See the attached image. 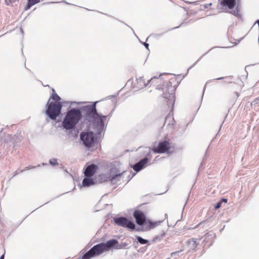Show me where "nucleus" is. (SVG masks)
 <instances>
[{
    "instance_id": "nucleus-20",
    "label": "nucleus",
    "mask_w": 259,
    "mask_h": 259,
    "mask_svg": "<svg viewBox=\"0 0 259 259\" xmlns=\"http://www.w3.org/2000/svg\"><path fill=\"white\" fill-rule=\"evenodd\" d=\"M51 98L54 100L55 102H60L61 100L60 97L56 93H53L51 96Z\"/></svg>"
},
{
    "instance_id": "nucleus-22",
    "label": "nucleus",
    "mask_w": 259,
    "mask_h": 259,
    "mask_svg": "<svg viewBox=\"0 0 259 259\" xmlns=\"http://www.w3.org/2000/svg\"><path fill=\"white\" fill-rule=\"evenodd\" d=\"M106 116L101 115L99 114V117L97 119L99 118L100 120L101 123L103 124L104 123V120L106 119Z\"/></svg>"
},
{
    "instance_id": "nucleus-12",
    "label": "nucleus",
    "mask_w": 259,
    "mask_h": 259,
    "mask_svg": "<svg viewBox=\"0 0 259 259\" xmlns=\"http://www.w3.org/2000/svg\"><path fill=\"white\" fill-rule=\"evenodd\" d=\"M160 224V222H152L149 220H147L143 224V230L144 231L152 230Z\"/></svg>"
},
{
    "instance_id": "nucleus-16",
    "label": "nucleus",
    "mask_w": 259,
    "mask_h": 259,
    "mask_svg": "<svg viewBox=\"0 0 259 259\" xmlns=\"http://www.w3.org/2000/svg\"><path fill=\"white\" fill-rule=\"evenodd\" d=\"M39 0H28L27 4L24 10L27 11L33 5L39 2Z\"/></svg>"
},
{
    "instance_id": "nucleus-19",
    "label": "nucleus",
    "mask_w": 259,
    "mask_h": 259,
    "mask_svg": "<svg viewBox=\"0 0 259 259\" xmlns=\"http://www.w3.org/2000/svg\"><path fill=\"white\" fill-rule=\"evenodd\" d=\"M212 3H207L205 4H203L201 5V9L205 10L210 9V7L212 6Z\"/></svg>"
},
{
    "instance_id": "nucleus-24",
    "label": "nucleus",
    "mask_w": 259,
    "mask_h": 259,
    "mask_svg": "<svg viewBox=\"0 0 259 259\" xmlns=\"http://www.w3.org/2000/svg\"><path fill=\"white\" fill-rule=\"evenodd\" d=\"M4 256H5V255L4 254H3L1 257H0V259H4Z\"/></svg>"
},
{
    "instance_id": "nucleus-14",
    "label": "nucleus",
    "mask_w": 259,
    "mask_h": 259,
    "mask_svg": "<svg viewBox=\"0 0 259 259\" xmlns=\"http://www.w3.org/2000/svg\"><path fill=\"white\" fill-rule=\"evenodd\" d=\"M149 83H151L150 80H147V82H146V80L143 77L137 79V84L139 88H143L147 86ZM152 85H153V84H150V86Z\"/></svg>"
},
{
    "instance_id": "nucleus-17",
    "label": "nucleus",
    "mask_w": 259,
    "mask_h": 259,
    "mask_svg": "<svg viewBox=\"0 0 259 259\" xmlns=\"http://www.w3.org/2000/svg\"><path fill=\"white\" fill-rule=\"evenodd\" d=\"M188 243L189 245V247L193 249H194L197 246V243L194 239H190L188 241Z\"/></svg>"
},
{
    "instance_id": "nucleus-10",
    "label": "nucleus",
    "mask_w": 259,
    "mask_h": 259,
    "mask_svg": "<svg viewBox=\"0 0 259 259\" xmlns=\"http://www.w3.org/2000/svg\"><path fill=\"white\" fill-rule=\"evenodd\" d=\"M133 216L139 226H142L147 220L145 213L140 210H136L133 213Z\"/></svg>"
},
{
    "instance_id": "nucleus-25",
    "label": "nucleus",
    "mask_w": 259,
    "mask_h": 259,
    "mask_svg": "<svg viewBox=\"0 0 259 259\" xmlns=\"http://www.w3.org/2000/svg\"><path fill=\"white\" fill-rule=\"evenodd\" d=\"M255 101H259V96L255 99Z\"/></svg>"
},
{
    "instance_id": "nucleus-23",
    "label": "nucleus",
    "mask_w": 259,
    "mask_h": 259,
    "mask_svg": "<svg viewBox=\"0 0 259 259\" xmlns=\"http://www.w3.org/2000/svg\"><path fill=\"white\" fill-rule=\"evenodd\" d=\"M49 162L52 165H56L58 164L57 160L56 159H50Z\"/></svg>"
},
{
    "instance_id": "nucleus-6",
    "label": "nucleus",
    "mask_w": 259,
    "mask_h": 259,
    "mask_svg": "<svg viewBox=\"0 0 259 259\" xmlns=\"http://www.w3.org/2000/svg\"><path fill=\"white\" fill-rule=\"evenodd\" d=\"M239 0H218L217 9L220 12H228L233 9Z\"/></svg>"
},
{
    "instance_id": "nucleus-4",
    "label": "nucleus",
    "mask_w": 259,
    "mask_h": 259,
    "mask_svg": "<svg viewBox=\"0 0 259 259\" xmlns=\"http://www.w3.org/2000/svg\"><path fill=\"white\" fill-rule=\"evenodd\" d=\"M46 114L52 119H55L60 114L62 107L60 102H48Z\"/></svg>"
},
{
    "instance_id": "nucleus-13",
    "label": "nucleus",
    "mask_w": 259,
    "mask_h": 259,
    "mask_svg": "<svg viewBox=\"0 0 259 259\" xmlns=\"http://www.w3.org/2000/svg\"><path fill=\"white\" fill-rule=\"evenodd\" d=\"M149 161V159L147 157L141 160L133 166L134 170L136 171H140L148 163Z\"/></svg>"
},
{
    "instance_id": "nucleus-7",
    "label": "nucleus",
    "mask_w": 259,
    "mask_h": 259,
    "mask_svg": "<svg viewBox=\"0 0 259 259\" xmlns=\"http://www.w3.org/2000/svg\"><path fill=\"white\" fill-rule=\"evenodd\" d=\"M114 222L118 226L134 230L136 226L133 222L124 217H120L114 219Z\"/></svg>"
},
{
    "instance_id": "nucleus-2",
    "label": "nucleus",
    "mask_w": 259,
    "mask_h": 259,
    "mask_svg": "<svg viewBox=\"0 0 259 259\" xmlns=\"http://www.w3.org/2000/svg\"><path fill=\"white\" fill-rule=\"evenodd\" d=\"M118 243V241L115 239L110 240L106 243H100L94 246L82 256L81 259H90L92 257L99 255L104 251H108L111 247L115 246Z\"/></svg>"
},
{
    "instance_id": "nucleus-21",
    "label": "nucleus",
    "mask_w": 259,
    "mask_h": 259,
    "mask_svg": "<svg viewBox=\"0 0 259 259\" xmlns=\"http://www.w3.org/2000/svg\"><path fill=\"white\" fill-rule=\"evenodd\" d=\"M137 239L138 241V242L142 244H145L148 242V240L144 239L140 236H137Z\"/></svg>"
},
{
    "instance_id": "nucleus-15",
    "label": "nucleus",
    "mask_w": 259,
    "mask_h": 259,
    "mask_svg": "<svg viewBox=\"0 0 259 259\" xmlns=\"http://www.w3.org/2000/svg\"><path fill=\"white\" fill-rule=\"evenodd\" d=\"M95 184L94 180L91 177H87L84 178L82 181V186L83 187H89Z\"/></svg>"
},
{
    "instance_id": "nucleus-1",
    "label": "nucleus",
    "mask_w": 259,
    "mask_h": 259,
    "mask_svg": "<svg viewBox=\"0 0 259 259\" xmlns=\"http://www.w3.org/2000/svg\"><path fill=\"white\" fill-rule=\"evenodd\" d=\"M150 81L156 86L159 95L166 100L167 105L172 106L175 101V91L179 84L177 77L171 74H166L152 77Z\"/></svg>"
},
{
    "instance_id": "nucleus-18",
    "label": "nucleus",
    "mask_w": 259,
    "mask_h": 259,
    "mask_svg": "<svg viewBox=\"0 0 259 259\" xmlns=\"http://www.w3.org/2000/svg\"><path fill=\"white\" fill-rule=\"evenodd\" d=\"M227 202H228L227 199L222 198L219 202H218L217 203V204L215 206V208L216 209H219V208H220L221 207L222 204L223 202L226 203H227Z\"/></svg>"
},
{
    "instance_id": "nucleus-8",
    "label": "nucleus",
    "mask_w": 259,
    "mask_h": 259,
    "mask_svg": "<svg viewBox=\"0 0 259 259\" xmlns=\"http://www.w3.org/2000/svg\"><path fill=\"white\" fill-rule=\"evenodd\" d=\"M80 139L87 147L90 148L92 147L94 143L95 136L92 132L81 133Z\"/></svg>"
},
{
    "instance_id": "nucleus-5",
    "label": "nucleus",
    "mask_w": 259,
    "mask_h": 259,
    "mask_svg": "<svg viewBox=\"0 0 259 259\" xmlns=\"http://www.w3.org/2000/svg\"><path fill=\"white\" fill-rule=\"evenodd\" d=\"M152 150L155 153H170L175 150V147L169 141H164L159 142Z\"/></svg>"
},
{
    "instance_id": "nucleus-9",
    "label": "nucleus",
    "mask_w": 259,
    "mask_h": 259,
    "mask_svg": "<svg viewBox=\"0 0 259 259\" xmlns=\"http://www.w3.org/2000/svg\"><path fill=\"white\" fill-rule=\"evenodd\" d=\"M96 104L90 105L85 107L87 116L93 118L94 120L97 119L99 117V114L97 113L96 109Z\"/></svg>"
},
{
    "instance_id": "nucleus-3",
    "label": "nucleus",
    "mask_w": 259,
    "mask_h": 259,
    "mask_svg": "<svg viewBox=\"0 0 259 259\" xmlns=\"http://www.w3.org/2000/svg\"><path fill=\"white\" fill-rule=\"evenodd\" d=\"M82 117L81 111L73 108L69 110L62 122L64 127L67 130L73 128L79 122Z\"/></svg>"
},
{
    "instance_id": "nucleus-11",
    "label": "nucleus",
    "mask_w": 259,
    "mask_h": 259,
    "mask_svg": "<svg viewBox=\"0 0 259 259\" xmlns=\"http://www.w3.org/2000/svg\"><path fill=\"white\" fill-rule=\"evenodd\" d=\"M98 169V167L96 164L89 165L85 169L84 175L87 177H92L96 173Z\"/></svg>"
}]
</instances>
